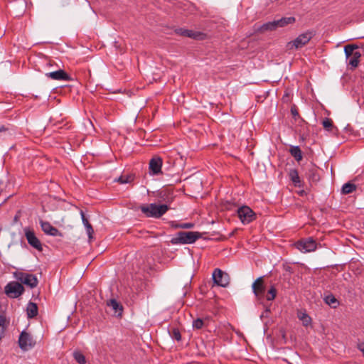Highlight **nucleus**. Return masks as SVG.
Returning <instances> with one entry per match:
<instances>
[{
  "label": "nucleus",
  "mask_w": 364,
  "mask_h": 364,
  "mask_svg": "<svg viewBox=\"0 0 364 364\" xmlns=\"http://www.w3.org/2000/svg\"><path fill=\"white\" fill-rule=\"evenodd\" d=\"M24 232L28 244L38 250H42L41 242L36 236L34 231L28 228H24Z\"/></svg>",
  "instance_id": "9d476101"
},
{
  "label": "nucleus",
  "mask_w": 364,
  "mask_h": 364,
  "mask_svg": "<svg viewBox=\"0 0 364 364\" xmlns=\"http://www.w3.org/2000/svg\"><path fill=\"white\" fill-rule=\"evenodd\" d=\"M213 279L216 285L222 287H226L230 283L229 275L218 268L213 271Z\"/></svg>",
  "instance_id": "0eeeda50"
},
{
  "label": "nucleus",
  "mask_w": 364,
  "mask_h": 364,
  "mask_svg": "<svg viewBox=\"0 0 364 364\" xmlns=\"http://www.w3.org/2000/svg\"><path fill=\"white\" fill-rule=\"evenodd\" d=\"M187 30L188 29L178 28L176 30V33H178L181 36H186Z\"/></svg>",
  "instance_id": "4c0bfd02"
},
{
  "label": "nucleus",
  "mask_w": 364,
  "mask_h": 364,
  "mask_svg": "<svg viewBox=\"0 0 364 364\" xmlns=\"http://www.w3.org/2000/svg\"><path fill=\"white\" fill-rule=\"evenodd\" d=\"M322 124L326 130L331 131L333 127V121L329 118H325L322 122Z\"/></svg>",
  "instance_id": "7c9ffc66"
},
{
  "label": "nucleus",
  "mask_w": 364,
  "mask_h": 364,
  "mask_svg": "<svg viewBox=\"0 0 364 364\" xmlns=\"http://www.w3.org/2000/svg\"><path fill=\"white\" fill-rule=\"evenodd\" d=\"M203 33L200 32H195L192 30H187L186 36L193 39H200Z\"/></svg>",
  "instance_id": "c85d7f7f"
},
{
  "label": "nucleus",
  "mask_w": 364,
  "mask_h": 364,
  "mask_svg": "<svg viewBox=\"0 0 364 364\" xmlns=\"http://www.w3.org/2000/svg\"><path fill=\"white\" fill-rule=\"evenodd\" d=\"M289 176L295 187L301 188L303 186V183L296 169H291L289 172Z\"/></svg>",
  "instance_id": "dca6fc26"
},
{
  "label": "nucleus",
  "mask_w": 364,
  "mask_h": 364,
  "mask_svg": "<svg viewBox=\"0 0 364 364\" xmlns=\"http://www.w3.org/2000/svg\"><path fill=\"white\" fill-rule=\"evenodd\" d=\"M299 318L303 321L304 326H307L311 321V318L304 313L301 315H299Z\"/></svg>",
  "instance_id": "f704fd0d"
},
{
  "label": "nucleus",
  "mask_w": 364,
  "mask_h": 364,
  "mask_svg": "<svg viewBox=\"0 0 364 364\" xmlns=\"http://www.w3.org/2000/svg\"><path fill=\"white\" fill-rule=\"evenodd\" d=\"M134 180V176L132 175L121 176L118 178L115 179V181L119 182L121 184H125L131 183Z\"/></svg>",
  "instance_id": "a878e982"
},
{
  "label": "nucleus",
  "mask_w": 364,
  "mask_h": 364,
  "mask_svg": "<svg viewBox=\"0 0 364 364\" xmlns=\"http://www.w3.org/2000/svg\"><path fill=\"white\" fill-rule=\"evenodd\" d=\"M296 247L302 252H310L316 250L317 243L312 237L301 239L295 243Z\"/></svg>",
  "instance_id": "39448f33"
},
{
  "label": "nucleus",
  "mask_w": 364,
  "mask_h": 364,
  "mask_svg": "<svg viewBox=\"0 0 364 364\" xmlns=\"http://www.w3.org/2000/svg\"><path fill=\"white\" fill-rule=\"evenodd\" d=\"M17 278L21 283L31 288L36 287L38 283L37 277L31 274L21 272Z\"/></svg>",
  "instance_id": "9b49d317"
},
{
  "label": "nucleus",
  "mask_w": 364,
  "mask_h": 364,
  "mask_svg": "<svg viewBox=\"0 0 364 364\" xmlns=\"http://www.w3.org/2000/svg\"><path fill=\"white\" fill-rule=\"evenodd\" d=\"M358 46L355 44H348L344 47V53L346 57V59H348L351 55L355 54V50L358 49Z\"/></svg>",
  "instance_id": "4be33fe9"
},
{
  "label": "nucleus",
  "mask_w": 364,
  "mask_h": 364,
  "mask_svg": "<svg viewBox=\"0 0 364 364\" xmlns=\"http://www.w3.org/2000/svg\"><path fill=\"white\" fill-rule=\"evenodd\" d=\"M289 151L296 161L299 162L302 160V151L299 146H291Z\"/></svg>",
  "instance_id": "a211bd4d"
},
{
  "label": "nucleus",
  "mask_w": 364,
  "mask_h": 364,
  "mask_svg": "<svg viewBox=\"0 0 364 364\" xmlns=\"http://www.w3.org/2000/svg\"><path fill=\"white\" fill-rule=\"evenodd\" d=\"M277 25L276 21H269L266 23H264L261 26V31H274L277 28Z\"/></svg>",
  "instance_id": "393cba45"
},
{
  "label": "nucleus",
  "mask_w": 364,
  "mask_h": 364,
  "mask_svg": "<svg viewBox=\"0 0 364 364\" xmlns=\"http://www.w3.org/2000/svg\"><path fill=\"white\" fill-rule=\"evenodd\" d=\"M306 174L309 181L316 182L319 180V176L318 174L317 169L315 167H311L309 168Z\"/></svg>",
  "instance_id": "b1692460"
},
{
  "label": "nucleus",
  "mask_w": 364,
  "mask_h": 364,
  "mask_svg": "<svg viewBox=\"0 0 364 364\" xmlns=\"http://www.w3.org/2000/svg\"><path fill=\"white\" fill-rule=\"evenodd\" d=\"M237 216L244 225L249 224L256 219L255 212L247 205H243L237 209Z\"/></svg>",
  "instance_id": "20e7f679"
},
{
  "label": "nucleus",
  "mask_w": 364,
  "mask_h": 364,
  "mask_svg": "<svg viewBox=\"0 0 364 364\" xmlns=\"http://www.w3.org/2000/svg\"><path fill=\"white\" fill-rule=\"evenodd\" d=\"M357 347L358 350H360L363 353V355L364 356V342L358 343Z\"/></svg>",
  "instance_id": "58836bf2"
},
{
  "label": "nucleus",
  "mask_w": 364,
  "mask_h": 364,
  "mask_svg": "<svg viewBox=\"0 0 364 364\" xmlns=\"http://www.w3.org/2000/svg\"><path fill=\"white\" fill-rule=\"evenodd\" d=\"M356 190V186L354 183L350 182L346 183L343 184L341 189V193L343 194H350Z\"/></svg>",
  "instance_id": "5701e85b"
},
{
  "label": "nucleus",
  "mask_w": 364,
  "mask_h": 364,
  "mask_svg": "<svg viewBox=\"0 0 364 364\" xmlns=\"http://www.w3.org/2000/svg\"><path fill=\"white\" fill-rule=\"evenodd\" d=\"M193 226H194V224L192 223H185L180 224V228H183V229H191V228H193Z\"/></svg>",
  "instance_id": "c9c22d12"
},
{
  "label": "nucleus",
  "mask_w": 364,
  "mask_h": 364,
  "mask_svg": "<svg viewBox=\"0 0 364 364\" xmlns=\"http://www.w3.org/2000/svg\"><path fill=\"white\" fill-rule=\"evenodd\" d=\"M27 316L28 318H32L38 315V306L37 304L33 302H29L27 309Z\"/></svg>",
  "instance_id": "6ab92c4d"
},
{
  "label": "nucleus",
  "mask_w": 364,
  "mask_h": 364,
  "mask_svg": "<svg viewBox=\"0 0 364 364\" xmlns=\"http://www.w3.org/2000/svg\"><path fill=\"white\" fill-rule=\"evenodd\" d=\"M171 336L173 339L178 341L181 340V335L178 328H173Z\"/></svg>",
  "instance_id": "473e14b6"
},
{
  "label": "nucleus",
  "mask_w": 364,
  "mask_h": 364,
  "mask_svg": "<svg viewBox=\"0 0 364 364\" xmlns=\"http://www.w3.org/2000/svg\"><path fill=\"white\" fill-rule=\"evenodd\" d=\"M24 291V288L21 284L17 282H9L5 287L6 294L11 298H17L21 296Z\"/></svg>",
  "instance_id": "423d86ee"
},
{
  "label": "nucleus",
  "mask_w": 364,
  "mask_h": 364,
  "mask_svg": "<svg viewBox=\"0 0 364 364\" xmlns=\"http://www.w3.org/2000/svg\"><path fill=\"white\" fill-rule=\"evenodd\" d=\"M40 225L42 230L46 235L53 237H63V234L55 227L53 226L49 222L40 220Z\"/></svg>",
  "instance_id": "f8f14e48"
},
{
  "label": "nucleus",
  "mask_w": 364,
  "mask_h": 364,
  "mask_svg": "<svg viewBox=\"0 0 364 364\" xmlns=\"http://www.w3.org/2000/svg\"><path fill=\"white\" fill-rule=\"evenodd\" d=\"M163 159L159 156H154L149 161V170L151 176H157L162 173Z\"/></svg>",
  "instance_id": "1a4fd4ad"
},
{
  "label": "nucleus",
  "mask_w": 364,
  "mask_h": 364,
  "mask_svg": "<svg viewBox=\"0 0 364 364\" xmlns=\"http://www.w3.org/2000/svg\"><path fill=\"white\" fill-rule=\"evenodd\" d=\"M18 344L21 349L26 351L34 347L36 341L31 334L26 331H22L18 338Z\"/></svg>",
  "instance_id": "6e6552de"
},
{
  "label": "nucleus",
  "mask_w": 364,
  "mask_h": 364,
  "mask_svg": "<svg viewBox=\"0 0 364 364\" xmlns=\"http://www.w3.org/2000/svg\"><path fill=\"white\" fill-rule=\"evenodd\" d=\"M203 321L201 318H197L193 321V327L196 329H200L203 326Z\"/></svg>",
  "instance_id": "72a5a7b5"
},
{
  "label": "nucleus",
  "mask_w": 364,
  "mask_h": 364,
  "mask_svg": "<svg viewBox=\"0 0 364 364\" xmlns=\"http://www.w3.org/2000/svg\"><path fill=\"white\" fill-rule=\"evenodd\" d=\"M291 114L294 115V116H296L298 114V112L296 110V109H291Z\"/></svg>",
  "instance_id": "a19ab883"
},
{
  "label": "nucleus",
  "mask_w": 364,
  "mask_h": 364,
  "mask_svg": "<svg viewBox=\"0 0 364 364\" xmlns=\"http://www.w3.org/2000/svg\"><path fill=\"white\" fill-rule=\"evenodd\" d=\"M8 129L4 125L0 124V132L7 131Z\"/></svg>",
  "instance_id": "ea45409f"
},
{
  "label": "nucleus",
  "mask_w": 364,
  "mask_h": 364,
  "mask_svg": "<svg viewBox=\"0 0 364 364\" xmlns=\"http://www.w3.org/2000/svg\"><path fill=\"white\" fill-rule=\"evenodd\" d=\"M46 76L55 80L70 81L71 80L70 76L61 69L46 73Z\"/></svg>",
  "instance_id": "4468645a"
},
{
  "label": "nucleus",
  "mask_w": 364,
  "mask_h": 364,
  "mask_svg": "<svg viewBox=\"0 0 364 364\" xmlns=\"http://www.w3.org/2000/svg\"><path fill=\"white\" fill-rule=\"evenodd\" d=\"M169 209L168 205L166 204L158 205L151 203L140 207L141 211L149 218H159L164 215Z\"/></svg>",
  "instance_id": "f257e3e1"
},
{
  "label": "nucleus",
  "mask_w": 364,
  "mask_h": 364,
  "mask_svg": "<svg viewBox=\"0 0 364 364\" xmlns=\"http://www.w3.org/2000/svg\"><path fill=\"white\" fill-rule=\"evenodd\" d=\"M325 302L328 305L338 304V302L335 296L332 294L328 295L324 298Z\"/></svg>",
  "instance_id": "2f4dec72"
},
{
  "label": "nucleus",
  "mask_w": 364,
  "mask_h": 364,
  "mask_svg": "<svg viewBox=\"0 0 364 364\" xmlns=\"http://www.w3.org/2000/svg\"><path fill=\"white\" fill-rule=\"evenodd\" d=\"M45 65L47 67H53L54 65H57L53 60L48 58L45 60Z\"/></svg>",
  "instance_id": "e433bc0d"
},
{
  "label": "nucleus",
  "mask_w": 364,
  "mask_h": 364,
  "mask_svg": "<svg viewBox=\"0 0 364 364\" xmlns=\"http://www.w3.org/2000/svg\"><path fill=\"white\" fill-rule=\"evenodd\" d=\"M73 357L75 360L79 363V364H85L86 363V359L85 355L78 351H75L73 353Z\"/></svg>",
  "instance_id": "cd10ccee"
},
{
  "label": "nucleus",
  "mask_w": 364,
  "mask_h": 364,
  "mask_svg": "<svg viewBox=\"0 0 364 364\" xmlns=\"http://www.w3.org/2000/svg\"><path fill=\"white\" fill-rule=\"evenodd\" d=\"M200 237L198 232H178L171 240L173 245L192 244Z\"/></svg>",
  "instance_id": "f03ea898"
},
{
  "label": "nucleus",
  "mask_w": 364,
  "mask_h": 364,
  "mask_svg": "<svg viewBox=\"0 0 364 364\" xmlns=\"http://www.w3.org/2000/svg\"><path fill=\"white\" fill-rule=\"evenodd\" d=\"M296 19L293 16L283 17L279 20H276L277 27H284L289 24H292L295 22Z\"/></svg>",
  "instance_id": "aec40b11"
},
{
  "label": "nucleus",
  "mask_w": 364,
  "mask_h": 364,
  "mask_svg": "<svg viewBox=\"0 0 364 364\" xmlns=\"http://www.w3.org/2000/svg\"><path fill=\"white\" fill-rule=\"evenodd\" d=\"M315 32L313 31H307L301 34H300L298 37H296L294 41L288 43L287 46L289 48H294L295 49H299L306 45L311 39L314 36Z\"/></svg>",
  "instance_id": "7ed1b4c3"
},
{
  "label": "nucleus",
  "mask_w": 364,
  "mask_h": 364,
  "mask_svg": "<svg viewBox=\"0 0 364 364\" xmlns=\"http://www.w3.org/2000/svg\"><path fill=\"white\" fill-rule=\"evenodd\" d=\"M107 305L114 310L115 314H117L118 315L122 314L123 310L122 306L117 301L116 299H110L107 302Z\"/></svg>",
  "instance_id": "412c9836"
},
{
  "label": "nucleus",
  "mask_w": 364,
  "mask_h": 364,
  "mask_svg": "<svg viewBox=\"0 0 364 364\" xmlns=\"http://www.w3.org/2000/svg\"><path fill=\"white\" fill-rule=\"evenodd\" d=\"M252 291L255 295L261 299L264 296L265 292V286L262 277L257 278L252 285Z\"/></svg>",
  "instance_id": "ddd939ff"
},
{
  "label": "nucleus",
  "mask_w": 364,
  "mask_h": 364,
  "mask_svg": "<svg viewBox=\"0 0 364 364\" xmlns=\"http://www.w3.org/2000/svg\"><path fill=\"white\" fill-rule=\"evenodd\" d=\"M277 291L275 287L272 286L267 293L266 299L267 301H273L277 296Z\"/></svg>",
  "instance_id": "bb28decb"
},
{
  "label": "nucleus",
  "mask_w": 364,
  "mask_h": 364,
  "mask_svg": "<svg viewBox=\"0 0 364 364\" xmlns=\"http://www.w3.org/2000/svg\"><path fill=\"white\" fill-rule=\"evenodd\" d=\"M176 228H180V224H177L174 226Z\"/></svg>",
  "instance_id": "79ce46f5"
},
{
  "label": "nucleus",
  "mask_w": 364,
  "mask_h": 364,
  "mask_svg": "<svg viewBox=\"0 0 364 364\" xmlns=\"http://www.w3.org/2000/svg\"><path fill=\"white\" fill-rule=\"evenodd\" d=\"M6 319L4 316L0 315V339L2 338L5 328Z\"/></svg>",
  "instance_id": "c756f323"
},
{
  "label": "nucleus",
  "mask_w": 364,
  "mask_h": 364,
  "mask_svg": "<svg viewBox=\"0 0 364 364\" xmlns=\"http://www.w3.org/2000/svg\"><path fill=\"white\" fill-rule=\"evenodd\" d=\"M361 55L360 52L355 51L353 55H351L348 59H346L347 65L348 66H350V70H354L359 65Z\"/></svg>",
  "instance_id": "2eb2a0df"
},
{
  "label": "nucleus",
  "mask_w": 364,
  "mask_h": 364,
  "mask_svg": "<svg viewBox=\"0 0 364 364\" xmlns=\"http://www.w3.org/2000/svg\"><path fill=\"white\" fill-rule=\"evenodd\" d=\"M80 214H81L82 223L86 228V231H87V234L88 235L89 240H91L93 238V234H94L93 228H92L91 224L89 223L87 218L85 217L84 213L82 211H81Z\"/></svg>",
  "instance_id": "f3484780"
},
{
  "label": "nucleus",
  "mask_w": 364,
  "mask_h": 364,
  "mask_svg": "<svg viewBox=\"0 0 364 364\" xmlns=\"http://www.w3.org/2000/svg\"><path fill=\"white\" fill-rule=\"evenodd\" d=\"M304 191H301L300 192V195H301V196H302V195L304 194Z\"/></svg>",
  "instance_id": "37998d69"
}]
</instances>
